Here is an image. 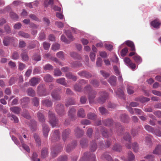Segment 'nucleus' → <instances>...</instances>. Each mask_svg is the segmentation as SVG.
Here are the masks:
<instances>
[{
	"mask_svg": "<svg viewBox=\"0 0 161 161\" xmlns=\"http://www.w3.org/2000/svg\"><path fill=\"white\" fill-rule=\"evenodd\" d=\"M96 157L90 152L85 153L79 161H95Z\"/></svg>",
	"mask_w": 161,
	"mask_h": 161,
	"instance_id": "f257e3e1",
	"label": "nucleus"
},
{
	"mask_svg": "<svg viewBox=\"0 0 161 161\" xmlns=\"http://www.w3.org/2000/svg\"><path fill=\"white\" fill-rule=\"evenodd\" d=\"M48 117L49 120V123L52 127H53L56 126L57 124V119L55 116L54 114L50 111L48 112Z\"/></svg>",
	"mask_w": 161,
	"mask_h": 161,
	"instance_id": "f03ea898",
	"label": "nucleus"
},
{
	"mask_svg": "<svg viewBox=\"0 0 161 161\" xmlns=\"http://www.w3.org/2000/svg\"><path fill=\"white\" fill-rule=\"evenodd\" d=\"M85 89L86 91L89 92L88 97L90 102L95 97L96 92L94 91H91V87L90 85H88L86 87Z\"/></svg>",
	"mask_w": 161,
	"mask_h": 161,
	"instance_id": "7ed1b4c3",
	"label": "nucleus"
},
{
	"mask_svg": "<svg viewBox=\"0 0 161 161\" xmlns=\"http://www.w3.org/2000/svg\"><path fill=\"white\" fill-rule=\"evenodd\" d=\"M99 95L97 102L100 104H102L108 97V94L105 92H100Z\"/></svg>",
	"mask_w": 161,
	"mask_h": 161,
	"instance_id": "20e7f679",
	"label": "nucleus"
},
{
	"mask_svg": "<svg viewBox=\"0 0 161 161\" xmlns=\"http://www.w3.org/2000/svg\"><path fill=\"white\" fill-rule=\"evenodd\" d=\"M56 110L58 114L60 116L63 115L65 113L64 106L61 104H59L56 106Z\"/></svg>",
	"mask_w": 161,
	"mask_h": 161,
	"instance_id": "39448f33",
	"label": "nucleus"
},
{
	"mask_svg": "<svg viewBox=\"0 0 161 161\" xmlns=\"http://www.w3.org/2000/svg\"><path fill=\"white\" fill-rule=\"evenodd\" d=\"M121 158L125 161H133L135 159V156L131 152H128L127 159L125 157H122Z\"/></svg>",
	"mask_w": 161,
	"mask_h": 161,
	"instance_id": "423d86ee",
	"label": "nucleus"
},
{
	"mask_svg": "<svg viewBox=\"0 0 161 161\" xmlns=\"http://www.w3.org/2000/svg\"><path fill=\"white\" fill-rule=\"evenodd\" d=\"M41 80L40 78L33 77L30 81V85L31 86H34L38 84Z\"/></svg>",
	"mask_w": 161,
	"mask_h": 161,
	"instance_id": "0eeeda50",
	"label": "nucleus"
},
{
	"mask_svg": "<svg viewBox=\"0 0 161 161\" xmlns=\"http://www.w3.org/2000/svg\"><path fill=\"white\" fill-rule=\"evenodd\" d=\"M14 38L13 37H6L4 38L3 43L6 46L8 45L10 43L14 41Z\"/></svg>",
	"mask_w": 161,
	"mask_h": 161,
	"instance_id": "6e6552de",
	"label": "nucleus"
},
{
	"mask_svg": "<svg viewBox=\"0 0 161 161\" xmlns=\"http://www.w3.org/2000/svg\"><path fill=\"white\" fill-rule=\"evenodd\" d=\"M124 139L128 142V144L126 145V147L128 148H130L131 147V144L130 142L131 137L129 134L126 133L124 137Z\"/></svg>",
	"mask_w": 161,
	"mask_h": 161,
	"instance_id": "1a4fd4ad",
	"label": "nucleus"
},
{
	"mask_svg": "<svg viewBox=\"0 0 161 161\" xmlns=\"http://www.w3.org/2000/svg\"><path fill=\"white\" fill-rule=\"evenodd\" d=\"M60 138L58 131L55 130L52 134L51 139L52 141L54 140H58Z\"/></svg>",
	"mask_w": 161,
	"mask_h": 161,
	"instance_id": "9d476101",
	"label": "nucleus"
},
{
	"mask_svg": "<svg viewBox=\"0 0 161 161\" xmlns=\"http://www.w3.org/2000/svg\"><path fill=\"white\" fill-rule=\"evenodd\" d=\"M150 24L154 28L158 29L159 28L161 23L158 19H156L152 21L150 23Z\"/></svg>",
	"mask_w": 161,
	"mask_h": 161,
	"instance_id": "9b49d317",
	"label": "nucleus"
},
{
	"mask_svg": "<svg viewBox=\"0 0 161 161\" xmlns=\"http://www.w3.org/2000/svg\"><path fill=\"white\" fill-rule=\"evenodd\" d=\"M42 130L43 135L45 137H47L49 131L48 127L47 125L44 124L42 125Z\"/></svg>",
	"mask_w": 161,
	"mask_h": 161,
	"instance_id": "f8f14e48",
	"label": "nucleus"
},
{
	"mask_svg": "<svg viewBox=\"0 0 161 161\" xmlns=\"http://www.w3.org/2000/svg\"><path fill=\"white\" fill-rule=\"evenodd\" d=\"M108 81L111 86H114L116 84V78L115 76H112L109 78Z\"/></svg>",
	"mask_w": 161,
	"mask_h": 161,
	"instance_id": "ddd939ff",
	"label": "nucleus"
},
{
	"mask_svg": "<svg viewBox=\"0 0 161 161\" xmlns=\"http://www.w3.org/2000/svg\"><path fill=\"white\" fill-rule=\"evenodd\" d=\"M126 44L130 48V50L135 51V48L134 43L130 41H127L125 42Z\"/></svg>",
	"mask_w": 161,
	"mask_h": 161,
	"instance_id": "4468645a",
	"label": "nucleus"
},
{
	"mask_svg": "<svg viewBox=\"0 0 161 161\" xmlns=\"http://www.w3.org/2000/svg\"><path fill=\"white\" fill-rule=\"evenodd\" d=\"M70 133V130L69 129H66L63 132L62 137V139L64 141H65L67 138L68 136Z\"/></svg>",
	"mask_w": 161,
	"mask_h": 161,
	"instance_id": "2eb2a0df",
	"label": "nucleus"
},
{
	"mask_svg": "<svg viewBox=\"0 0 161 161\" xmlns=\"http://www.w3.org/2000/svg\"><path fill=\"white\" fill-rule=\"evenodd\" d=\"M57 83L63 85L64 86H67V83L65 81V79L64 78H59L56 80Z\"/></svg>",
	"mask_w": 161,
	"mask_h": 161,
	"instance_id": "dca6fc26",
	"label": "nucleus"
},
{
	"mask_svg": "<svg viewBox=\"0 0 161 161\" xmlns=\"http://www.w3.org/2000/svg\"><path fill=\"white\" fill-rule=\"evenodd\" d=\"M10 110L14 113L18 114L20 113L21 109L17 107H13L10 108Z\"/></svg>",
	"mask_w": 161,
	"mask_h": 161,
	"instance_id": "f3484780",
	"label": "nucleus"
},
{
	"mask_svg": "<svg viewBox=\"0 0 161 161\" xmlns=\"http://www.w3.org/2000/svg\"><path fill=\"white\" fill-rule=\"evenodd\" d=\"M42 104L43 106H46L47 107H50L52 105L51 101L48 99L42 100Z\"/></svg>",
	"mask_w": 161,
	"mask_h": 161,
	"instance_id": "a211bd4d",
	"label": "nucleus"
},
{
	"mask_svg": "<svg viewBox=\"0 0 161 161\" xmlns=\"http://www.w3.org/2000/svg\"><path fill=\"white\" fill-rule=\"evenodd\" d=\"M77 115L79 117H84L86 116V114L84 109L80 108L79 109L77 112Z\"/></svg>",
	"mask_w": 161,
	"mask_h": 161,
	"instance_id": "6ab92c4d",
	"label": "nucleus"
},
{
	"mask_svg": "<svg viewBox=\"0 0 161 161\" xmlns=\"http://www.w3.org/2000/svg\"><path fill=\"white\" fill-rule=\"evenodd\" d=\"M37 116L39 121L41 122H43L45 120L44 116L40 112H38L37 114Z\"/></svg>",
	"mask_w": 161,
	"mask_h": 161,
	"instance_id": "aec40b11",
	"label": "nucleus"
},
{
	"mask_svg": "<svg viewBox=\"0 0 161 161\" xmlns=\"http://www.w3.org/2000/svg\"><path fill=\"white\" fill-rule=\"evenodd\" d=\"M125 63L132 69H134L136 67L135 65L132 62V61H125Z\"/></svg>",
	"mask_w": 161,
	"mask_h": 161,
	"instance_id": "412c9836",
	"label": "nucleus"
},
{
	"mask_svg": "<svg viewBox=\"0 0 161 161\" xmlns=\"http://www.w3.org/2000/svg\"><path fill=\"white\" fill-rule=\"evenodd\" d=\"M19 140L21 142V143L22 144L23 148L28 152H29L30 149L29 147L24 143L21 136V137L19 138Z\"/></svg>",
	"mask_w": 161,
	"mask_h": 161,
	"instance_id": "4be33fe9",
	"label": "nucleus"
},
{
	"mask_svg": "<svg viewBox=\"0 0 161 161\" xmlns=\"http://www.w3.org/2000/svg\"><path fill=\"white\" fill-rule=\"evenodd\" d=\"M53 78L49 74L46 75L44 78V80L47 82H52Z\"/></svg>",
	"mask_w": 161,
	"mask_h": 161,
	"instance_id": "5701e85b",
	"label": "nucleus"
},
{
	"mask_svg": "<svg viewBox=\"0 0 161 161\" xmlns=\"http://www.w3.org/2000/svg\"><path fill=\"white\" fill-rule=\"evenodd\" d=\"M133 55H134V59L135 60H140L142 59L141 58L140 56L137 54H135V52H131L129 54V56H131Z\"/></svg>",
	"mask_w": 161,
	"mask_h": 161,
	"instance_id": "b1692460",
	"label": "nucleus"
},
{
	"mask_svg": "<svg viewBox=\"0 0 161 161\" xmlns=\"http://www.w3.org/2000/svg\"><path fill=\"white\" fill-rule=\"evenodd\" d=\"M151 137L152 136L149 135L145 137L146 144L149 146L152 145Z\"/></svg>",
	"mask_w": 161,
	"mask_h": 161,
	"instance_id": "393cba45",
	"label": "nucleus"
},
{
	"mask_svg": "<svg viewBox=\"0 0 161 161\" xmlns=\"http://www.w3.org/2000/svg\"><path fill=\"white\" fill-rule=\"evenodd\" d=\"M116 93L118 97L123 98L124 93L123 91L120 89H118L116 92Z\"/></svg>",
	"mask_w": 161,
	"mask_h": 161,
	"instance_id": "a878e982",
	"label": "nucleus"
},
{
	"mask_svg": "<svg viewBox=\"0 0 161 161\" xmlns=\"http://www.w3.org/2000/svg\"><path fill=\"white\" fill-rule=\"evenodd\" d=\"M51 95L53 98L55 100H59L60 99V97L57 92H53Z\"/></svg>",
	"mask_w": 161,
	"mask_h": 161,
	"instance_id": "bb28decb",
	"label": "nucleus"
},
{
	"mask_svg": "<svg viewBox=\"0 0 161 161\" xmlns=\"http://www.w3.org/2000/svg\"><path fill=\"white\" fill-rule=\"evenodd\" d=\"M153 153L156 154H161V146L160 145L157 146L153 151Z\"/></svg>",
	"mask_w": 161,
	"mask_h": 161,
	"instance_id": "cd10ccee",
	"label": "nucleus"
},
{
	"mask_svg": "<svg viewBox=\"0 0 161 161\" xmlns=\"http://www.w3.org/2000/svg\"><path fill=\"white\" fill-rule=\"evenodd\" d=\"M76 110L74 108H72L69 109V116L70 117H74L75 113Z\"/></svg>",
	"mask_w": 161,
	"mask_h": 161,
	"instance_id": "c85d7f7f",
	"label": "nucleus"
},
{
	"mask_svg": "<svg viewBox=\"0 0 161 161\" xmlns=\"http://www.w3.org/2000/svg\"><path fill=\"white\" fill-rule=\"evenodd\" d=\"M102 158H105L108 161H119L118 159H115L114 161H113L111 157L107 153L104 154Z\"/></svg>",
	"mask_w": 161,
	"mask_h": 161,
	"instance_id": "c756f323",
	"label": "nucleus"
},
{
	"mask_svg": "<svg viewBox=\"0 0 161 161\" xmlns=\"http://www.w3.org/2000/svg\"><path fill=\"white\" fill-rule=\"evenodd\" d=\"M78 74L80 76H85L87 78H89L91 77V75L89 73L85 71L79 73Z\"/></svg>",
	"mask_w": 161,
	"mask_h": 161,
	"instance_id": "7c9ffc66",
	"label": "nucleus"
},
{
	"mask_svg": "<svg viewBox=\"0 0 161 161\" xmlns=\"http://www.w3.org/2000/svg\"><path fill=\"white\" fill-rule=\"evenodd\" d=\"M135 91V89L132 86H128L127 88V91L129 94H133Z\"/></svg>",
	"mask_w": 161,
	"mask_h": 161,
	"instance_id": "2f4dec72",
	"label": "nucleus"
},
{
	"mask_svg": "<svg viewBox=\"0 0 161 161\" xmlns=\"http://www.w3.org/2000/svg\"><path fill=\"white\" fill-rule=\"evenodd\" d=\"M18 34L20 36L25 38H29L30 37L29 34L23 31H20L19 32Z\"/></svg>",
	"mask_w": 161,
	"mask_h": 161,
	"instance_id": "473e14b6",
	"label": "nucleus"
},
{
	"mask_svg": "<svg viewBox=\"0 0 161 161\" xmlns=\"http://www.w3.org/2000/svg\"><path fill=\"white\" fill-rule=\"evenodd\" d=\"M53 0H45L44 5L45 7H47L50 5H52L53 4Z\"/></svg>",
	"mask_w": 161,
	"mask_h": 161,
	"instance_id": "72a5a7b5",
	"label": "nucleus"
},
{
	"mask_svg": "<svg viewBox=\"0 0 161 161\" xmlns=\"http://www.w3.org/2000/svg\"><path fill=\"white\" fill-rule=\"evenodd\" d=\"M48 153L47 149L46 148H44L42 149L41 152V156L43 158H45L46 157Z\"/></svg>",
	"mask_w": 161,
	"mask_h": 161,
	"instance_id": "f704fd0d",
	"label": "nucleus"
},
{
	"mask_svg": "<svg viewBox=\"0 0 161 161\" xmlns=\"http://www.w3.org/2000/svg\"><path fill=\"white\" fill-rule=\"evenodd\" d=\"M28 94L31 96H33L35 95V91L32 88H29L27 90Z\"/></svg>",
	"mask_w": 161,
	"mask_h": 161,
	"instance_id": "c9c22d12",
	"label": "nucleus"
},
{
	"mask_svg": "<svg viewBox=\"0 0 161 161\" xmlns=\"http://www.w3.org/2000/svg\"><path fill=\"white\" fill-rule=\"evenodd\" d=\"M34 137L37 145L39 146H40L41 145V142L38 135L36 134H35L34 135Z\"/></svg>",
	"mask_w": 161,
	"mask_h": 161,
	"instance_id": "e433bc0d",
	"label": "nucleus"
},
{
	"mask_svg": "<svg viewBox=\"0 0 161 161\" xmlns=\"http://www.w3.org/2000/svg\"><path fill=\"white\" fill-rule=\"evenodd\" d=\"M51 48L52 50L55 51L59 49L60 45L58 44L55 43L52 45Z\"/></svg>",
	"mask_w": 161,
	"mask_h": 161,
	"instance_id": "4c0bfd02",
	"label": "nucleus"
},
{
	"mask_svg": "<svg viewBox=\"0 0 161 161\" xmlns=\"http://www.w3.org/2000/svg\"><path fill=\"white\" fill-rule=\"evenodd\" d=\"M68 38L70 41H73L74 40V38L71 35V33L69 31H65Z\"/></svg>",
	"mask_w": 161,
	"mask_h": 161,
	"instance_id": "58836bf2",
	"label": "nucleus"
},
{
	"mask_svg": "<svg viewBox=\"0 0 161 161\" xmlns=\"http://www.w3.org/2000/svg\"><path fill=\"white\" fill-rule=\"evenodd\" d=\"M145 129L149 132L153 133L154 132V129L151 126L149 125H146L144 127Z\"/></svg>",
	"mask_w": 161,
	"mask_h": 161,
	"instance_id": "ea45409f",
	"label": "nucleus"
},
{
	"mask_svg": "<svg viewBox=\"0 0 161 161\" xmlns=\"http://www.w3.org/2000/svg\"><path fill=\"white\" fill-rule=\"evenodd\" d=\"M132 148L133 151L136 153L138 151V145L136 142H134L132 144Z\"/></svg>",
	"mask_w": 161,
	"mask_h": 161,
	"instance_id": "a19ab883",
	"label": "nucleus"
},
{
	"mask_svg": "<svg viewBox=\"0 0 161 161\" xmlns=\"http://www.w3.org/2000/svg\"><path fill=\"white\" fill-rule=\"evenodd\" d=\"M80 144L81 147L82 148H84L87 145V141L86 139H82L80 141Z\"/></svg>",
	"mask_w": 161,
	"mask_h": 161,
	"instance_id": "79ce46f5",
	"label": "nucleus"
},
{
	"mask_svg": "<svg viewBox=\"0 0 161 161\" xmlns=\"http://www.w3.org/2000/svg\"><path fill=\"white\" fill-rule=\"evenodd\" d=\"M121 146L119 144H115L113 147V149L114 150L119 151L121 150Z\"/></svg>",
	"mask_w": 161,
	"mask_h": 161,
	"instance_id": "37998d69",
	"label": "nucleus"
},
{
	"mask_svg": "<svg viewBox=\"0 0 161 161\" xmlns=\"http://www.w3.org/2000/svg\"><path fill=\"white\" fill-rule=\"evenodd\" d=\"M87 118L89 119L94 120L96 117V115L94 113H90L87 115Z\"/></svg>",
	"mask_w": 161,
	"mask_h": 161,
	"instance_id": "c03bdc74",
	"label": "nucleus"
},
{
	"mask_svg": "<svg viewBox=\"0 0 161 161\" xmlns=\"http://www.w3.org/2000/svg\"><path fill=\"white\" fill-rule=\"evenodd\" d=\"M62 75L61 71L58 69H54V75L56 76H60Z\"/></svg>",
	"mask_w": 161,
	"mask_h": 161,
	"instance_id": "a18cd8bd",
	"label": "nucleus"
},
{
	"mask_svg": "<svg viewBox=\"0 0 161 161\" xmlns=\"http://www.w3.org/2000/svg\"><path fill=\"white\" fill-rule=\"evenodd\" d=\"M43 46L45 50H47L50 47V44L45 42H43Z\"/></svg>",
	"mask_w": 161,
	"mask_h": 161,
	"instance_id": "49530a36",
	"label": "nucleus"
},
{
	"mask_svg": "<svg viewBox=\"0 0 161 161\" xmlns=\"http://www.w3.org/2000/svg\"><path fill=\"white\" fill-rule=\"evenodd\" d=\"M91 83L94 87L98 86L99 84V82L97 80H92Z\"/></svg>",
	"mask_w": 161,
	"mask_h": 161,
	"instance_id": "de8ad7c7",
	"label": "nucleus"
},
{
	"mask_svg": "<svg viewBox=\"0 0 161 161\" xmlns=\"http://www.w3.org/2000/svg\"><path fill=\"white\" fill-rule=\"evenodd\" d=\"M44 86V85L43 84H40L37 87L38 93L40 96L43 95V94H40L39 93L42 90V89L43 88Z\"/></svg>",
	"mask_w": 161,
	"mask_h": 161,
	"instance_id": "09e8293b",
	"label": "nucleus"
},
{
	"mask_svg": "<svg viewBox=\"0 0 161 161\" xmlns=\"http://www.w3.org/2000/svg\"><path fill=\"white\" fill-rule=\"evenodd\" d=\"M56 55L57 57L61 59H64V56L63 52L60 51L57 53L56 54Z\"/></svg>",
	"mask_w": 161,
	"mask_h": 161,
	"instance_id": "8fccbe9b",
	"label": "nucleus"
},
{
	"mask_svg": "<svg viewBox=\"0 0 161 161\" xmlns=\"http://www.w3.org/2000/svg\"><path fill=\"white\" fill-rule=\"evenodd\" d=\"M128 51V49L127 48L125 47L122 50L121 52V56L122 57H124L125 55Z\"/></svg>",
	"mask_w": 161,
	"mask_h": 161,
	"instance_id": "3c124183",
	"label": "nucleus"
},
{
	"mask_svg": "<svg viewBox=\"0 0 161 161\" xmlns=\"http://www.w3.org/2000/svg\"><path fill=\"white\" fill-rule=\"evenodd\" d=\"M37 155L36 153H34L33 154L32 158V161H40L39 158H37Z\"/></svg>",
	"mask_w": 161,
	"mask_h": 161,
	"instance_id": "603ef678",
	"label": "nucleus"
},
{
	"mask_svg": "<svg viewBox=\"0 0 161 161\" xmlns=\"http://www.w3.org/2000/svg\"><path fill=\"white\" fill-rule=\"evenodd\" d=\"M33 103L35 106H37L39 105V101L38 98L35 97L32 99Z\"/></svg>",
	"mask_w": 161,
	"mask_h": 161,
	"instance_id": "864d4df0",
	"label": "nucleus"
},
{
	"mask_svg": "<svg viewBox=\"0 0 161 161\" xmlns=\"http://www.w3.org/2000/svg\"><path fill=\"white\" fill-rule=\"evenodd\" d=\"M76 135L78 137H80L82 135V132L79 128H77L76 130H75Z\"/></svg>",
	"mask_w": 161,
	"mask_h": 161,
	"instance_id": "5fc2aeb1",
	"label": "nucleus"
},
{
	"mask_svg": "<svg viewBox=\"0 0 161 161\" xmlns=\"http://www.w3.org/2000/svg\"><path fill=\"white\" fill-rule=\"evenodd\" d=\"M127 116L125 114H122L120 116V119L121 120L124 122H126V119H127Z\"/></svg>",
	"mask_w": 161,
	"mask_h": 161,
	"instance_id": "6e6d98bb",
	"label": "nucleus"
},
{
	"mask_svg": "<svg viewBox=\"0 0 161 161\" xmlns=\"http://www.w3.org/2000/svg\"><path fill=\"white\" fill-rule=\"evenodd\" d=\"M10 119L11 120H13L14 123H17L19 121L18 118L13 114L12 115Z\"/></svg>",
	"mask_w": 161,
	"mask_h": 161,
	"instance_id": "4d7b16f0",
	"label": "nucleus"
},
{
	"mask_svg": "<svg viewBox=\"0 0 161 161\" xmlns=\"http://www.w3.org/2000/svg\"><path fill=\"white\" fill-rule=\"evenodd\" d=\"M67 77L69 78L73 79L75 81L76 80V77L73 75H72L71 73H68L66 75Z\"/></svg>",
	"mask_w": 161,
	"mask_h": 161,
	"instance_id": "13d9d810",
	"label": "nucleus"
},
{
	"mask_svg": "<svg viewBox=\"0 0 161 161\" xmlns=\"http://www.w3.org/2000/svg\"><path fill=\"white\" fill-rule=\"evenodd\" d=\"M112 120L111 119H107L104 120L103 121V124L104 125H110L112 123Z\"/></svg>",
	"mask_w": 161,
	"mask_h": 161,
	"instance_id": "bf43d9fd",
	"label": "nucleus"
},
{
	"mask_svg": "<svg viewBox=\"0 0 161 161\" xmlns=\"http://www.w3.org/2000/svg\"><path fill=\"white\" fill-rule=\"evenodd\" d=\"M55 25L59 28H62L64 26V24L59 21H56L55 23Z\"/></svg>",
	"mask_w": 161,
	"mask_h": 161,
	"instance_id": "052dcab7",
	"label": "nucleus"
},
{
	"mask_svg": "<svg viewBox=\"0 0 161 161\" xmlns=\"http://www.w3.org/2000/svg\"><path fill=\"white\" fill-rule=\"evenodd\" d=\"M22 115L24 117L27 119H30L31 118V116L27 111H25L24 112H23L22 113Z\"/></svg>",
	"mask_w": 161,
	"mask_h": 161,
	"instance_id": "680f3d73",
	"label": "nucleus"
},
{
	"mask_svg": "<svg viewBox=\"0 0 161 161\" xmlns=\"http://www.w3.org/2000/svg\"><path fill=\"white\" fill-rule=\"evenodd\" d=\"M43 68L45 70H50L53 69L52 66L50 64H47L46 65L44 66Z\"/></svg>",
	"mask_w": 161,
	"mask_h": 161,
	"instance_id": "e2e57ef3",
	"label": "nucleus"
},
{
	"mask_svg": "<svg viewBox=\"0 0 161 161\" xmlns=\"http://www.w3.org/2000/svg\"><path fill=\"white\" fill-rule=\"evenodd\" d=\"M100 72L101 74L105 78H107L109 75L108 73L105 72L104 71L101 70L100 71Z\"/></svg>",
	"mask_w": 161,
	"mask_h": 161,
	"instance_id": "0e129e2a",
	"label": "nucleus"
},
{
	"mask_svg": "<svg viewBox=\"0 0 161 161\" xmlns=\"http://www.w3.org/2000/svg\"><path fill=\"white\" fill-rule=\"evenodd\" d=\"M102 134L104 137H108V134L106 129H103L102 130Z\"/></svg>",
	"mask_w": 161,
	"mask_h": 161,
	"instance_id": "69168bd1",
	"label": "nucleus"
},
{
	"mask_svg": "<svg viewBox=\"0 0 161 161\" xmlns=\"http://www.w3.org/2000/svg\"><path fill=\"white\" fill-rule=\"evenodd\" d=\"M114 70L115 72V75L117 76L119 75L120 72L118 68L116 66H114Z\"/></svg>",
	"mask_w": 161,
	"mask_h": 161,
	"instance_id": "338daca9",
	"label": "nucleus"
},
{
	"mask_svg": "<svg viewBox=\"0 0 161 161\" xmlns=\"http://www.w3.org/2000/svg\"><path fill=\"white\" fill-rule=\"evenodd\" d=\"M67 159L66 156H62L59 158L58 159V161H67Z\"/></svg>",
	"mask_w": 161,
	"mask_h": 161,
	"instance_id": "774afa93",
	"label": "nucleus"
}]
</instances>
